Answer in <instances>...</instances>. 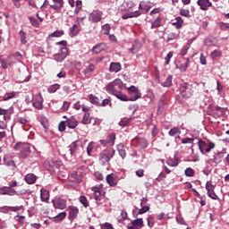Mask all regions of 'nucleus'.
<instances>
[{
	"instance_id": "nucleus-44",
	"label": "nucleus",
	"mask_w": 229,
	"mask_h": 229,
	"mask_svg": "<svg viewBox=\"0 0 229 229\" xmlns=\"http://www.w3.org/2000/svg\"><path fill=\"white\" fill-rule=\"evenodd\" d=\"M60 89V84H53L47 89L49 94H55Z\"/></svg>"
},
{
	"instance_id": "nucleus-20",
	"label": "nucleus",
	"mask_w": 229,
	"mask_h": 229,
	"mask_svg": "<svg viewBox=\"0 0 229 229\" xmlns=\"http://www.w3.org/2000/svg\"><path fill=\"white\" fill-rule=\"evenodd\" d=\"M197 4L203 12H207L208 8H212L213 6L212 2H210V0H198Z\"/></svg>"
},
{
	"instance_id": "nucleus-19",
	"label": "nucleus",
	"mask_w": 229,
	"mask_h": 229,
	"mask_svg": "<svg viewBox=\"0 0 229 229\" xmlns=\"http://www.w3.org/2000/svg\"><path fill=\"white\" fill-rule=\"evenodd\" d=\"M144 227V220L138 218L131 222V225H127V229H140Z\"/></svg>"
},
{
	"instance_id": "nucleus-21",
	"label": "nucleus",
	"mask_w": 229,
	"mask_h": 229,
	"mask_svg": "<svg viewBox=\"0 0 229 229\" xmlns=\"http://www.w3.org/2000/svg\"><path fill=\"white\" fill-rule=\"evenodd\" d=\"M142 13L140 11L129 12L122 15V19L126 21L127 19H133L137 17H140Z\"/></svg>"
},
{
	"instance_id": "nucleus-58",
	"label": "nucleus",
	"mask_w": 229,
	"mask_h": 229,
	"mask_svg": "<svg viewBox=\"0 0 229 229\" xmlns=\"http://www.w3.org/2000/svg\"><path fill=\"white\" fill-rule=\"evenodd\" d=\"M147 223H148V226L149 228H153L154 225H155V218H153V216H148L147 218Z\"/></svg>"
},
{
	"instance_id": "nucleus-52",
	"label": "nucleus",
	"mask_w": 229,
	"mask_h": 229,
	"mask_svg": "<svg viewBox=\"0 0 229 229\" xmlns=\"http://www.w3.org/2000/svg\"><path fill=\"white\" fill-rule=\"evenodd\" d=\"M149 206H141V208L138 211V216H142V214H146V212H149Z\"/></svg>"
},
{
	"instance_id": "nucleus-40",
	"label": "nucleus",
	"mask_w": 229,
	"mask_h": 229,
	"mask_svg": "<svg viewBox=\"0 0 229 229\" xmlns=\"http://www.w3.org/2000/svg\"><path fill=\"white\" fill-rule=\"evenodd\" d=\"M96 71V66L93 64H89V66L84 70L85 76L92 74Z\"/></svg>"
},
{
	"instance_id": "nucleus-9",
	"label": "nucleus",
	"mask_w": 229,
	"mask_h": 229,
	"mask_svg": "<svg viewBox=\"0 0 229 229\" xmlns=\"http://www.w3.org/2000/svg\"><path fill=\"white\" fill-rule=\"evenodd\" d=\"M189 64H190V59L182 57L176 64L177 69L180 70L181 72H185L187 69H189Z\"/></svg>"
},
{
	"instance_id": "nucleus-27",
	"label": "nucleus",
	"mask_w": 229,
	"mask_h": 229,
	"mask_svg": "<svg viewBox=\"0 0 229 229\" xmlns=\"http://www.w3.org/2000/svg\"><path fill=\"white\" fill-rule=\"evenodd\" d=\"M122 69L121 63H111L109 66L110 72H119Z\"/></svg>"
},
{
	"instance_id": "nucleus-47",
	"label": "nucleus",
	"mask_w": 229,
	"mask_h": 229,
	"mask_svg": "<svg viewBox=\"0 0 229 229\" xmlns=\"http://www.w3.org/2000/svg\"><path fill=\"white\" fill-rule=\"evenodd\" d=\"M15 96H17V92H15V91L6 93L4 96V101H8L9 99H13V98H15Z\"/></svg>"
},
{
	"instance_id": "nucleus-22",
	"label": "nucleus",
	"mask_w": 229,
	"mask_h": 229,
	"mask_svg": "<svg viewBox=\"0 0 229 229\" xmlns=\"http://www.w3.org/2000/svg\"><path fill=\"white\" fill-rule=\"evenodd\" d=\"M134 140L137 141L138 147L140 148V149H146V148H148V143L146 138L136 137L134 138Z\"/></svg>"
},
{
	"instance_id": "nucleus-4",
	"label": "nucleus",
	"mask_w": 229,
	"mask_h": 229,
	"mask_svg": "<svg viewBox=\"0 0 229 229\" xmlns=\"http://www.w3.org/2000/svg\"><path fill=\"white\" fill-rule=\"evenodd\" d=\"M192 84L184 82L180 86V94L184 98V99H189L193 94Z\"/></svg>"
},
{
	"instance_id": "nucleus-10",
	"label": "nucleus",
	"mask_w": 229,
	"mask_h": 229,
	"mask_svg": "<svg viewBox=\"0 0 229 229\" xmlns=\"http://www.w3.org/2000/svg\"><path fill=\"white\" fill-rule=\"evenodd\" d=\"M4 164L8 168V173L11 174H15V170L17 169V165H15V162L11 158L4 157Z\"/></svg>"
},
{
	"instance_id": "nucleus-32",
	"label": "nucleus",
	"mask_w": 229,
	"mask_h": 229,
	"mask_svg": "<svg viewBox=\"0 0 229 229\" xmlns=\"http://www.w3.org/2000/svg\"><path fill=\"white\" fill-rule=\"evenodd\" d=\"M30 153H31V150L30 149V146L25 145L23 147V149L21 150V158H27L28 157H30Z\"/></svg>"
},
{
	"instance_id": "nucleus-48",
	"label": "nucleus",
	"mask_w": 229,
	"mask_h": 229,
	"mask_svg": "<svg viewBox=\"0 0 229 229\" xmlns=\"http://www.w3.org/2000/svg\"><path fill=\"white\" fill-rule=\"evenodd\" d=\"M69 148L71 155H74V153H76V149L78 148V141L72 142Z\"/></svg>"
},
{
	"instance_id": "nucleus-45",
	"label": "nucleus",
	"mask_w": 229,
	"mask_h": 229,
	"mask_svg": "<svg viewBox=\"0 0 229 229\" xmlns=\"http://www.w3.org/2000/svg\"><path fill=\"white\" fill-rule=\"evenodd\" d=\"M189 49H191V43H187L186 46H184L180 52L181 56H185L187 53L189 52Z\"/></svg>"
},
{
	"instance_id": "nucleus-33",
	"label": "nucleus",
	"mask_w": 229,
	"mask_h": 229,
	"mask_svg": "<svg viewBox=\"0 0 229 229\" xmlns=\"http://www.w3.org/2000/svg\"><path fill=\"white\" fill-rule=\"evenodd\" d=\"M167 165H169L170 167H178V157H170L167 159L166 161Z\"/></svg>"
},
{
	"instance_id": "nucleus-37",
	"label": "nucleus",
	"mask_w": 229,
	"mask_h": 229,
	"mask_svg": "<svg viewBox=\"0 0 229 229\" xmlns=\"http://www.w3.org/2000/svg\"><path fill=\"white\" fill-rule=\"evenodd\" d=\"M141 47L142 44H140V42H136L131 48V53H132V55H137V53L140 51Z\"/></svg>"
},
{
	"instance_id": "nucleus-17",
	"label": "nucleus",
	"mask_w": 229,
	"mask_h": 229,
	"mask_svg": "<svg viewBox=\"0 0 229 229\" xmlns=\"http://www.w3.org/2000/svg\"><path fill=\"white\" fill-rule=\"evenodd\" d=\"M0 194H2V196H15L17 191L10 186H4L0 188Z\"/></svg>"
},
{
	"instance_id": "nucleus-8",
	"label": "nucleus",
	"mask_w": 229,
	"mask_h": 229,
	"mask_svg": "<svg viewBox=\"0 0 229 229\" xmlns=\"http://www.w3.org/2000/svg\"><path fill=\"white\" fill-rule=\"evenodd\" d=\"M215 189L216 186L212 184V182L209 181L206 183V191L208 192V198H211V199L217 200L219 199V197H217V194H216Z\"/></svg>"
},
{
	"instance_id": "nucleus-54",
	"label": "nucleus",
	"mask_w": 229,
	"mask_h": 229,
	"mask_svg": "<svg viewBox=\"0 0 229 229\" xmlns=\"http://www.w3.org/2000/svg\"><path fill=\"white\" fill-rule=\"evenodd\" d=\"M29 20H30L31 26H33L34 28H38V26H40L38 23V21H37V19H35L34 17L30 16Z\"/></svg>"
},
{
	"instance_id": "nucleus-51",
	"label": "nucleus",
	"mask_w": 229,
	"mask_h": 229,
	"mask_svg": "<svg viewBox=\"0 0 229 229\" xmlns=\"http://www.w3.org/2000/svg\"><path fill=\"white\" fill-rule=\"evenodd\" d=\"M182 131H180V128L178 127H174L173 129H171L168 132V135H170V137H174V135H176V133H181Z\"/></svg>"
},
{
	"instance_id": "nucleus-49",
	"label": "nucleus",
	"mask_w": 229,
	"mask_h": 229,
	"mask_svg": "<svg viewBox=\"0 0 229 229\" xmlns=\"http://www.w3.org/2000/svg\"><path fill=\"white\" fill-rule=\"evenodd\" d=\"M173 85V76L169 75L165 81L162 83L163 87H171Z\"/></svg>"
},
{
	"instance_id": "nucleus-26",
	"label": "nucleus",
	"mask_w": 229,
	"mask_h": 229,
	"mask_svg": "<svg viewBox=\"0 0 229 229\" xmlns=\"http://www.w3.org/2000/svg\"><path fill=\"white\" fill-rule=\"evenodd\" d=\"M165 106V97L163 96L161 97V98L157 103V114H162V112H164Z\"/></svg>"
},
{
	"instance_id": "nucleus-50",
	"label": "nucleus",
	"mask_w": 229,
	"mask_h": 229,
	"mask_svg": "<svg viewBox=\"0 0 229 229\" xmlns=\"http://www.w3.org/2000/svg\"><path fill=\"white\" fill-rule=\"evenodd\" d=\"M19 35L21 44H28V40H26V33L24 32V30H21L19 32Z\"/></svg>"
},
{
	"instance_id": "nucleus-28",
	"label": "nucleus",
	"mask_w": 229,
	"mask_h": 229,
	"mask_svg": "<svg viewBox=\"0 0 229 229\" xmlns=\"http://www.w3.org/2000/svg\"><path fill=\"white\" fill-rule=\"evenodd\" d=\"M40 199H41V201H45L46 203H47L49 201V191L47 190L41 189Z\"/></svg>"
},
{
	"instance_id": "nucleus-24",
	"label": "nucleus",
	"mask_w": 229,
	"mask_h": 229,
	"mask_svg": "<svg viewBox=\"0 0 229 229\" xmlns=\"http://www.w3.org/2000/svg\"><path fill=\"white\" fill-rule=\"evenodd\" d=\"M179 37L180 32H174L172 30L168 33L165 42L169 44V42H173V40H178Z\"/></svg>"
},
{
	"instance_id": "nucleus-39",
	"label": "nucleus",
	"mask_w": 229,
	"mask_h": 229,
	"mask_svg": "<svg viewBox=\"0 0 229 229\" xmlns=\"http://www.w3.org/2000/svg\"><path fill=\"white\" fill-rule=\"evenodd\" d=\"M162 26V18L157 17L154 21L151 22V30H155L157 28H160Z\"/></svg>"
},
{
	"instance_id": "nucleus-7",
	"label": "nucleus",
	"mask_w": 229,
	"mask_h": 229,
	"mask_svg": "<svg viewBox=\"0 0 229 229\" xmlns=\"http://www.w3.org/2000/svg\"><path fill=\"white\" fill-rule=\"evenodd\" d=\"M54 208H57L59 210H65L67 208V200L62 198H55L52 200Z\"/></svg>"
},
{
	"instance_id": "nucleus-31",
	"label": "nucleus",
	"mask_w": 229,
	"mask_h": 229,
	"mask_svg": "<svg viewBox=\"0 0 229 229\" xmlns=\"http://www.w3.org/2000/svg\"><path fill=\"white\" fill-rule=\"evenodd\" d=\"M80 33V25L79 24H74L72 25V28H70V37H76Z\"/></svg>"
},
{
	"instance_id": "nucleus-56",
	"label": "nucleus",
	"mask_w": 229,
	"mask_h": 229,
	"mask_svg": "<svg viewBox=\"0 0 229 229\" xmlns=\"http://www.w3.org/2000/svg\"><path fill=\"white\" fill-rule=\"evenodd\" d=\"M181 142L182 144H194V138H183Z\"/></svg>"
},
{
	"instance_id": "nucleus-38",
	"label": "nucleus",
	"mask_w": 229,
	"mask_h": 229,
	"mask_svg": "<svg viewBox=\"0 0 229 229\" xmlns=\"http://www.w3.org/2000/svg\"><path fill=\"white\" fill-rule=\"evenodd\" d=\"M103 49H105V44L100 43L93 47L92 53H94L95 55H98V53H101Z\"/></svg>"
},
{
	"instance_id": "nucleus-53",
	"label": "nucleus",
	"mask_w": 229,
	"mask_h": 229,
	"mask_svg": "<svg viewBox=\"0 0 229 229\" xmlns=\"http://www.w3.org/2000/svg\"><path fill=\"white\" fill-rule=\"evenodd\" d=\"M110 30H112V27H110V24L108 23L102 26V30L104 31V35H110Z\"/></svg>"
},
{
	"instance_id": "nucleus-63",
	"label": "nucleus",
	"mask_w": 229,
	"mask_h": 229,
	"mask_svg": "<svg viewBox=\"0 0 229 229\" xmlns=\"http://www.w3.org/2000/svg\"><path fill=\"white\" fill-rule=\"evenodd\" d=\"M64 34V30H55V32H53L52 34H50V37H62Z\"/></svg>"
},
{
	"instance_id": "nucleus-15",
	"label": "nucleus",
	"mask_w": 229,
	"mask_h": 229,
	"mask_svg": "<svg viewBox=\"0 0 229 229\" xmlns=\"http://www.w3.org/2000/svg\"><path fill=\"white\" fill-rule=\"evenodd\" d=\"M106 182L109 187H116L117 183H119V177L115 174H110L106 175Z\"/></svg>"
},
{
	"instance_id": "nucleus-5",
	"label": "nucleus",
	"mask_w": 229,
	"mask_h": 229,
	"mask_svg": "<svg viewBox=\"0 0 229 229\" xmlns=\"http://www.w3.org/2000/svg\"><path fill=\"white\" fill-rule=\"evenodd\" d=\"M91 191H94V199L97 205H103V202H101V200L103 199V196H105V191H103L100 187H92Z\"/></svg>"
},
{
	"instance_id": "nucleus-16",
	"label": "nucleus",
	"mask_w": 229,
	"mask_h": 229,
	"mask_svg": "<svg viewBox=\"0 0 229 229\" xmlns=\"http://www.w3.org/2000/svg\"><path fill=\"white\" fill-rule=\"evenodd\" d=\"M64 119H66V126L70 128V130H74L78 127V120L74 118V116L67 117V115L63 116Z\"/></svg>"
},
{
	"instance_id": "nucleus-34",
	"label": "nucleus",
	"mask_w": 229,
	"mask_h": 229,
	"mask_svg": "<svg viewBox=\"0 0 229 229\" xmlns=\"http://www.w3.org/2000/svg\"><path fill=\"white\" fill-rule=\"evenodd\" d=\"M139 8L140 10H144L148 13L149 10H151V4H149V2H140Z\"/></svg>"
},
{
	"instance_id": "nucleus-62",
	"label": "nucleus",
	"mask_w": 229,
	"mask_h": 229,
	"mask_svg": "<svg viewBox=\"0 0 229 229\" xmlns=\"http://www.w3.org/2000/svg\"><path fill=\"white\" fill-rule=\"evenodd\" d=\"M75 6H76V8H75L74 12H75V13H78L80 12V10H81V6H82L81 1V0L76 1Z\"/></svg>"
},
{
	"instance_id": "nucleus-12",
	"label": "nucleus",
	"mask_w": 229,
	"mask_h": 229,
	"mask_svg": "<svg viewBox=\"0 0 229 229\" xmlns=\"http://www.w3.org/2000/svg\"><path fill=\"white\" fill-rule=\"evenodd\" d=\"M100 144L104 147H110L115 144V133H111L106 140H100Z\"/></svg>"
},
{
	"instance_id": "nucleus-64",
	"label": "nucleus",
	"mask_w": 229,
	"mask_h": 229,
	"mask_svg": "<svg viewBox=\"0 0 229 229\" xmlns=\"http://www.w3.org/2000/svg\"><path fill=\"white\" fill-rule=\"evenodd\" d=\"M101 228L102 229H115V228H114V225H112V224H110V223H105L104 225H102Z\"/></svg>"
},
{
	"instance_id": "nucleus-35",
	"label": "nucleus",
	"mask_w": 229,
	"mask_h": 229,
	"mask_svg": "<svg viewBox=\"0 0 229 229\" xmlns=\"http://www.w3.org/2000/svg\"><path fill=\"white\" fill-rule=\"evenodd\" d=\"M81 123L82 124H90V123H92V116H90V113L86 112L84 114Z\"/></svg>"
},
{
	"instance_id": "nucleus-57",
	"label": "nucleus",
	"mask_w": 229,
	"mask_h": 229,
	"mask_svg": "<svg viewBox=\"0 0 229 229\" xmlns=\"http://www.w3.org/2000/svg\"><path fill=\"white\" fill-rule=\"evenodd\" d=\"M180 15L189 18L191 17V12L189 11V9H181Z\"/></svg>"
},
{
	"instance_id": "nucleus-14",
	"label": "nucleus",
	"mask_w": 229,
	"mask_h": 229,
	"mask_svg": "<svg viewBox=\"0 0 229 229\" xmlns=\"http://www.w3.org/2000/svg\"><path fill=\"white\" fill-rule=\"evenodd\" d=\"M102 17L103 12L95 10L89 14V21H90V22H100Z\"/></svg>"
},
{
	"instance_id": "nucleus-59",
	"label": "nucleus",
	"mask_w": 229,
	"mask_h": 229,
	"mask_svg": "<svg viewBox=\"0 0 229 229\" xmlns=\"http://www.w3.org/2000/svg\"><path fill=\"white\" fill-rule=\"evenodd\" d=\"M95 143L93 141L89 142L87 147V155L90 157V153H92V149H94Z\"/></svg>"
},
{
	"instance_id": "nucleus-13",
	"label": "nucleus",
	"mask_w": 229,
	"mask_h": 229,
	"mask_svg": "<svg viewBox=\"0 0 229 229\" xmlns=\"http://www.w3.org/2000/svg\"><path fill=\"white\" fill-rule=\"evenodd\" d=\"M67 56H69V50L67 47H62L60 53L55 54L54 58L56 62H64V59L67 58Z\"/></svg>"
},
{
	"instance_id": "nucleus-55",
	"label": "nucleus",
	"mask_w": 229,
	"mask_h": 229,
	"mask_svg": "<svg viewBox=\"0 0 229 229\" xmlns=\"http://www.w3.org/2000/svg\"><path fill=\"white\" fill-rule=\"evenodd\" d=\"M185 176H188L189 178L194 176V169L188 167L184 171Z\"/></svg>"
},
{
	"instance_id": "nucleus-18",
	"label": "nucleus",
	"mask_w": 229,
	"mask_h": 229,
	"mask_svg": "<svg viewBox=\"0 0 229 229\" xmlns=\"http://www.w3.org/2000/svg\"><path fill=\"white\" fill-rule=\"evenodd\" d=\"M68 210H69L68 219L70 221H74V219L78 217V214H80V209L76 206H70L68 208Z\"/></svg>"
},
{
	"instance_id": "nucleus-25",
	"label": "nucleus",
	"mask_w": 229,
	"mask_h": 229,
	"mask_svg": "<svg viewBox=\"0 0 229 229\" xmlns=\"http://www.w3.org/2000/svg\"><path fill=\"white\" fill-rule=\"evenodd\" d=\"M24 180L29 185H33V183L37 182V175L33 174H28L25 175Z\"/></svg>"
},
{
	"instance_id": "nucleus-46",
	"label": "nucleus",
	"mask_w": 229,
	"mask_h": 229,
	"mask_svg": "<svg viewBox=\"0 0 229 229\" xmlns=\"http://www.w3.org/2000/svg\"><path fill=\"white\" fill-rule=\"evenodd\" d=\"M67 217V213L65 211L59 213L56 216H55V221H64Z\"/></svg>"
},
{
	"instance_id": "nucleus-36",
	"label": "nucleus",
	"mask_w": 229,
	"mask_h": 229,
	"mask_svg": "<svg viewBox=\"0 0 229 229\" xmlns=\"http://www.w3.org/2000/svg\"><path fill=\"white\" fill-rule=\"evenodd\" d=\"M80 203L84 207V208H89L90 207V203L89 202V199H87L85 196L81 195L79 198Z\"/></svg>"
},
{
	"instance_id": "nucleus-1",
	"label": "nucleus",
	"mask_w": 229,
	"mask_h": 229,
	"mask_svg": "<svg viewBox=\"0 0 229 229\" xmlns=\"http://www.w3.org/2000/svg\"><path fill=\"white\" fill-rule=\"evenodd\" d=\"M115 87H118L120 90H123V87H124V84L123 83V81L121 79L117 78L112 82H109L106 87V90L108 94L114 96L117 93V89H115Z\"/></svg>"
},
{
	"instance_id": "nucleus-3",
	"label": "nucleus",
	"mask_w": 229,
	"mask_h": 229,
	"mask_svg": "<svg viewBox=\"0 0 229 229\" xmlns=\"http://www.w3.org/2000/svg\"><path fill=\"white\" fill-rule=\"evenodd\" d=\"M198 146L200 153L205 155V153H210L214 148H216V143L208 142L207 143L205 140L199 139L198 141Z\"/></svg>"
},
{
	"instance_id": "nucleus-41",
	"label": "nucleus",
	"mask_w": 229,
	"mask_h": 229,
	"mask_svg": "<svg viewBox=\"0 0 229 229\" xmlns=\"http://www.w3.org/2000/svg\"><path fill=\"white\" fill-rule=\"evenodd\" d=\"M117 150L122 158H126V150H124V145L119 144L117 146Z\"/></svg>"
},
{
	"instance_id": "nucleus-11",
	"label": "nucleus",
	"mask_w": 229,
	"mask_h": 229,
	"mask_svg": "<svg viewBox=\"0 0 229 229\" xmlns=\"http://www.w3.org/2000/svg\"><path fill=\"white\" fill-rule=\"evenodd\" d=\"M127 90L129 94L134 95L131 98H129V101H137V99L140 98V97L142 96V93H140L139 91V89L135 86H131L130 88H128Z\"/></svg>"
},
{
	"instance_id": "nucleus-61",
	"label": "nucleus",
	"mask_w": 229,
	"mask_h": 229,
	"mask_svg": "<svg viewBox=\"0 0 229 229\" xmlns=\"http://www.w3.org/2000/svg\"><path fill=\"white\" fill-rule=\"evenodd\" d=\"M222 55V52L221 50L219 49H216V50H214L212 53H211V58H218V56H221Z\"/></svg>"
},
{
	"instance_id": "nucleus-60",
	"label": "nucleus",
	"mask_w": 229,
	"mask_h": 229,
	"mask_svg": "<svg viewBox=\"0 0 229 229\" xmlns=\"http://www.w3.org/2000/svg\"><path fill=\"white\" fill-rule=\"evenodd\" d=\"M66 126H67V122L66 121L60 122V123L58 125L59 131H65Z\"/></svg>"
},
{
	"instance_id": "nucleus-42",
	"label": "nucleus",
	"mask_w": 229,
	"mask_h": 229,
	"mask_svg": "<svg viewBox=\"0 0 229 229\" xmlns=\"http://www.w3.org/2000/svg\"><path fill=\"white\" fill-rule=\"evenodd\" d=\"M223 114H224L223 108L220 106H216L215 107V111L213 112V117H216V118L221 117Z\"/></svg>"
},
{
	"instance_id": "nucleus-23",
	"label": "nucleus",
	"mask_w": 229,
	"mask_h": 229,
	"mask_svg": "<svg viewBox=\"0 0 229 229\" xmlns=\"http://www.w3.org/2000/svg\"><path fill=\"white\" fill-rule=\"evenodd\" d=\"M172 26L176 28V30H182L183 28V19L180 16L176 17L172 21Z\"/></svg>"
},
{
	"instance_id": "nucleus-29",
	"label": "nucleus",
	"mask_w": 229,
	"mask_h": 229,
	"mask_svg": "<svg viewBox=\"0 0 229 229\" xmlns=\"http://www.w3.org/2000/svg\"><path fill=\"white\" fill-rule=\"evenodd\" d=\"M54 4L50 5V8L53 10H60V8H64V0H53Z\"/></svg>"
},
{
	"instance_id": "nucleus-43",
	"label": "nucleus",
	"mask_w": 229,
	"mask_h": 229,
	"mask_svg": "<svg viewBox=\"0 0 229 229\" xmlns=\"http://www.w3.org/2000/svg\"><path fill=\"white\" fill-rule=\"evenodd\" d=\"M114 96L117 98V99H120V101H130V98H128V97L122 92L115 93Z\"/></svg>"
},
{
	"instance_id": "nucleus-2",
	"label": "nucleus",
	"mask_w": 229,
	"mask_h": 229,
	"mask_svg": "<svg viewBox=\"0 0 229 229\" xmlns=\"http://www.w3.org/2000/svg\"><path fill=\"white\" fill-rule=\"evenodd\" d=\"M114 155L115 150H103L99 154V164H101V165H108V164H110V159L114 158Z\"/></svg>"
},
{
	"instance_id": "nucleus-30",
	"label": "nucleus",
	"mask_w": 229,
	"mask_h": 229,
	"mask_svg": "<svg viewBox=\"0 0 229 229\" xmlns=\"http://www.w3.org/2000/svg\"><path fill=\"white\" fill-rule=\"evenodd\" d=\"M89 99L92 105H96V106H101L99 98L96 97L94 94H89Z\"/></svg>"
},
{
	"instance_id": "nucleus-6",
	"label": "nucleus",
	"mask_w": 229,
	"mask_h": 229,
	"mask_svg": "<svg viewBox=\"0 0 229 229\" xmlns=\"http://www.w3.org/2000/svg\"><path fill=\"white\" fill-rule=\"evenodd\" d=\"M32 106L37 110H42L44 108V98H42V94H37L32 99Z\"/></svg>"
}]
</instances>
